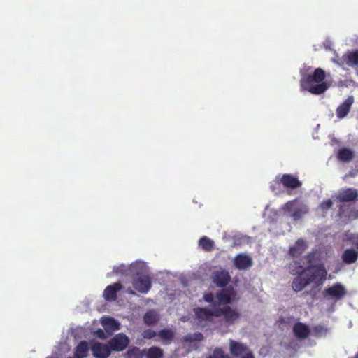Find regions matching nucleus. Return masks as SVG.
<instances>
[{
    "label": "nucleus",
    "mask_w": 358,
    "mask_h": 358,
    "mask_svg": "<svg viewBox=\"0 0 358 358\" xmlns=\"http://www.w3.org/2000/svg\"><path fill=\"white\" fill-rule=\"evenodd\" d=\"M292 275H304L309 283L313 282L316 287H320L327 279V271L323 264H309L303 268L300 262L294 261L290 264Z\"/></svg>",
    "instance_id": "f257e3e1"
},
{
    "label": "nucleus",
    "mask_w": 358,
    "mask_h": 358,
    "mask_svg": "<svg viewBox=\"0 0 358 358\" xmlns=\"http://www.w3.org/2000/svg\"><path fill=\"white\" fill-rule=\"evenodd\" d=\"M325 71L321 68L315 69L313 74L303 75L300 80V87L302 91H307L313 94H321L328 88Z\"/></svg>",
    "instance_id": "f03ea898"
},
{
    "label": "nucleus",
    "mask_w": 358,
    "mask_h": 358,
    "mask_svg": "<svg viewBox=\"0 0 358 358\" xmlns=\"http://www.w3.org/2000/svg\"><path fill=\"white\" fill-rule=\"evenodd\" d=\"M132 285L138 292L146 294L152 287V279L145 273L137 272L132 278Z\"/></svg>",
    "instance_id": "7ed1b4c3"
},
{
    "label": "nucleus",
    "mask_w": 358,
    "mask_h": 358,
    "mask_svg": "<svg viewBox=\"0 0 358 358\" xmlns=\"http://www.w3.org/2000/svg\"><path fill=\"white\" fill-rule=\"evenodd\" d=\"M215 313L216 317L223 316L224 322L227 326L234 324L241 317L239 311L229 306L215 308Z\"/></svg>",
    "instance_id": "20e7f679"
},
{
    "label": "nucleus",
    "mask_w": 358,
    "mask_h": 358,
    "mask_svg": "<svg viewBox=\"0 0 358 358\" xmlns=\"http://www.w3.org/2000/svg\"><path fill=\"white\" fill-rule=\"evenodd\" d=\"M347 294L345 287L341 283H336L331 287L325 289L323 296L327 299L338 301L343 299Z\"/></svg>",
    "instance_id": "39448f33"
},
{
    "label": "nucleus",
    "mask_w": 358,
    "mask_h": 358,
    "mask_svg": "<svg viewBox=\"0 0 358 358\" xmlns=\"http://www.w3.org/2000/svg\"><path fill=\"white\" fill-rule=\"evenodd\" d=\"M276 182L282 184L285 188L290 189H296L302 185L301 182L296 176L288 173L283 174L281 178L276 177Z\"/></svg>",
    "instance_id": "423d86ee"
},
{
    "label": "nucleus",
    "mask_w": 358,
    "mask_h": 358,
    "mask_svg": "<svg viewBox=\"0 0 358 358\" xmlns=\"http://www.w3.org/2000/svg\"><path fill=\"white\" fill-rule=\"evenodd\" d=\"M333 198L340 203L354 201L358 198V191L352 187L345 188L339 191Z\"/></svg>",
    "instance_id": "0eeeda50"
},
{
    "label": "nucleus",
    "mask_w": 358,
    "mask_h": 358,
    "mask_svg": "<svg viewBox=\"0 0 358 358\" xmlns=\"http://www.w3.org/2000/svg\"><path fill=\"white\" fill-rule=\"evenodd\" d=\"M129 343V338L125 334H117L109 341L108 345L111 350L120 352L124 350Z\"/></svg>",
    "instance_id": "6e6552de"
},
{
    "label": "nucleus",
    "mask_w": 358,
    "mask_h": 358,
    "mask_svg": "<svg viewBox=\"0 0 358 358\" xmlns=\"http://www.w3.org/2000/svg\"><path fill=\"white\" fill-rule=\"evenodd\" d=\"M236 292L232 287L222 289L216 293V298L219 304L229 306L231 303L236 296Z\"/></svg>",
    "instance_id": "1a4fd4ad"
},
{
    "label": "nucleus",
    "mask_w": 358,
    "mask_h": 358,
    "mask_svg": "<svg viewBox=\"0 0 358 358\" xmlns=\"http://www.w3.org/2000/svg\"><path fill=\"white\" fill-rule=\"evenodd\" d=\"M212 280L218 287H226L231 280L229 273L224 269L220 268L212 273Z\"/></svg>",
    "instance_id": "9d476101"
},
{
    "label": "nucleus",
    "mask_w": 358,
    "mask_h": 358,
    "mask_svg": "<svg viewBox=\"0 0 358 358\" xmlns=\"http://www.w3.org/2000/svg\"><path fill=\"white\" fill-rule=\"evenodd\" d=\"M195 317L200 323L203 322H213V317H215V309L208 310L206 308L196 307L193 309Z\"/></svg>",
    "instance_id": "9b49d317"
},
{
    "label": "nucleus",
    "mask_w": 358,
    "mask_h": 358,
    "mask_svg": "<svg viewBox=\"0 0 358 358\" xmlns=\"http://www.w3.org/2000/svg\"><path fill=\"white\" fill-rule=\"evenodd\" d=\"M93 355L96 358H107L111 353L109 345L95 342L91 346Z\"/></svg>",
    "instance_id": "f8f14e48"
},
{
    "label": "nucleus",
    "mask_w": 358,
    "mask_h": 358,
    "mask_svg": "<svg viewBox=\"0 0 358 358\" xmlns=\"http://www.w3.org/2000/svg\"><path fill=\"white\" fill-rule=\"evenodd\" d=\"M233 263L237 269L246 270L252 266V259L250 256L241 253L234 258Z\"/></svg>",
    "instance_id": "ddd939ff"
},
{
    "label": "nucleus",
    "mask_w": 358,
    "mask_h": 358,
    "mask_svg": "<svg viewBox=\"0 0 358 358\" xmlns=\"http://www.w3.org/2000/svg\"><path fill=\"white\" fill-rule=\"evenodd\" d=\"M310 327L302 322H296L293 326V333L294 336L299 340H304L310 335Z\"/></svg>",
    "instance_id": "4468645a"
},
{
    "label": "nucleus",
    "mask_w": 358,
    "mask_h": 358,
    "mask_svg": "<svg viewBox=\"0 0 358 358\" xmlns=\"http://www.w3.org/2000/svg\"><path fill=\"white\" fill-rule=\"evenodd\" d=\"M229 350L231 354L236 357L243 356L247 352L250 351L246 344L237 342L233 340L230 341Z\"/></svg>",
    "instance_id": "2eb2a0df"
},
{
    "label": "nucleus",
    "mask_w": 358,
    "mask_h": 358,
    "mask_svg": "<svg viewBox=\"0 0 358 358\" xmlns=\"http://www.w3.org/2000/svg\"><path fill=\"white\" fill-rule=\"evenodd\" d=\"M354 103L353 96L348 97L343 103L338 106L336 113L338 119H343L348 114L350 110L351 106Z\"/></svg>",
    "instance_id": "dca6fc26"
},
{
    "label": "nucleus",
    "mask_w": 358,
    "mask_h": 358,
    "mask_svg": "<svg viewBox=\"0 0 358 358\" xmlns=\"http://www.w3.org/2000/svg\"><path fill=\"white\" fill-rule=\"evenodd\" d=\"M122 288V286L120 282L108 285L104 289L103 296L107 301H115L117 299V292Z\"/></svg>",
    "instance_id": "f3484780"
},
{
    "label": "nucleus",
    "mask_w": 358,
    "mask_h": 358,
    "mask_svg": "<svg viewBox=\"0 0 358 358\" xmlns=\"http://www.w3.org/2000/svg\"><path fill=\"white\" fill-rule=\"evenodd\" d=\"M307 248L306 243L303 239H299L295 244L290 247L289 254L292 257H297L301 255Z\"/></svg>",
    "instance_id": "a211bd4d"
},
{
    "label": "nucleus",
    "mask_w": 358,
    "mask_h": 358,
    "mask_svg": "<svg viewBox=\"0 0 358 358\" xmlns=\"http://www.w3.org/2000/svg\"><path fill=\"white\" fill-rule=\"evenodd\" d=\"M90 346L86 341H80L76 347L73 358H86L88 356Z\"/></svg>",
    "instance_id": "6ab92c4d"
},
{
    "label": "nucleus",
    "mask_w": 358,
    "mask_h": 358,
    "mask_svg": "<svg viewBox=\"0 0 358 358\" xmlns=\"http://www.w3.org/2000/svg\"><path fill=\"white\" fill-rule=\"evenodd\" d=\"M341 259L345 264H354L358 259V251L352 248L346 249L343 252Z\"/></svg>",
    "instance_id": "aec40b11"
},
{
    "label": "nucleus",
    "mask_w": 358,
    "mask_h": 358,
    "mask_svg": "<svg viewBox=\"0 0 358 358\" xmlns=\"http://www.w3.org/2000/svg\"><path fill=\"white\" fill-rule=\"evenodd\" d=\"M341 59L349 66H358V50L346 52L342 56Z\"/></svg>",
    "instance_id": "412c9836"
},
{
    "label": "nucleus",
    "mask_w": 358,
    "mask_h": 358,
    "mask_svg": "<svg viewBox=\"0 0 358 358\" xmlns=\"http://www.w3.org/2000/svg\"><path fill=\"white\" fill-rule=\"evenodd\" d=\"M309 284V282L304 275H298V276L294 278L292 287L294 291L298 292L303 290Z\"/></svg>",
    "instance_id": "4be33fe9"
},
{
    "label": "nucleus",
    "mask_w": 358,
    "mask_h": 358,
    "mask_svg": "<svg viewBox=\"0 0 358 358\" xmlns=\"http://www.w3.org/2000/svg\"><path fill=\"white\" fill-rule=\"evenodd\" d=\"M157 335L164 344L169 345L174 339L175 334L171 329H164L160 330Z\"/></svg>",
    "instance_id": "5701e85b"
},
{
    "label": "nucleus",
    "mask_w": 358,
    "mask_h": 358,
    "mask_svg": "<svg viewBox=\"0 0 358 358\" xmlns=\"http://www.w3.org/2000/svg\"><path fill=\"white\" fill-rule=\"evenodd\" d=\"M159 320V315L152 310L145 313L143 317V321L147 326H153Z\"/></svg>",
    "instance_id": "b1692460"
},
{
    "label": "nucleus",
    "mask_w": 358,
    "mask_h": 358,
    "mask_svg": "<svg viewBox=\"0 0 358 358\" xmlns=\"http://www.w3.org/2000/svg\"><path fill=\"white\" fill-rule=\"evenodd\" d=\"M145 356L147 358H162L164 355L163 350L157 346H152L150 348H145Z\"/></svg>",
    "instance_id": "393cba45"
},
{
    "label": "nucleus",
    "mask_w": 358,
    "mask_h": 358,
    "mask_svg": "<svg viewBox=\"0 0 358 358\" xmlns=\"http://www.w3.org/2000/svg\"><path fill=\"white\" fill-rule=\"evenodd\" d=\"M101 324L106 330H118L120 329L119 322L113 317L103 318Z\"/></svg>",
    "instance_id": "a878e982"
},
{
    "label": "nucleus",
    "mask_w": 358,
    "mask_h": 358,
    "mask_svg": "<svg viewBox=\"0 0 358 358\" xmlns=\"http://www.w3.org/2000/svg\"><path fill=\"white\" fill-rule=\"evenodd\" d=\"M145 356V350L138 347L130 348L125 353L126 358H143Z\"/></svg>",
    "instance_id": "bb28decb"
},
{
    "label": "nucleus",
    "mask_w": 358,
    "mask_h": 358,
    "mask_svg": "<svg viewBox=\"0 0 358 358\" xmlns=\"http://www.w3.org/2000/svg\"><path fill=\"white\" fill-rule=\"evenodd\" d=\"M310 334H312L315 338H321L327 335L328 332V329L322 324H317L310 329Z\"/></svg>",
    "instance_id": "cd10ccee"
},
{
    "label": "nucleus",
    "mask_w": 358,
    "mask_h": 358,
    "mask_svg": "<svg viewBox=\"0 0 358 358\" xmlns=\"http://www.w3.org/2000/svg\"><path fill=\"white\" fill-rule=\"evenodd\" d=\"M199 245L206 252H210L213 249L214 241L207 236H203L199 239Z\"/></svg>",
    "instance_id": "c85d7f7f"
},
{
    "label": "nucleus",
    "mask_w": 358,
    "mask_h": 358,
    "mask_svg": "<svg viewBox=\"0 0 358 358\" xmlns=\"http://www.w3.org/2000/svg\"><path fill=\"white\" fill-rule=\"evenodd\" d=\"M338 158L343 162H349L353 158V152L348 148H341L338 151Z\"/></svg>",
    "instance_id": "c756f323"
},
{
    "label": "nucleus",
    "mask_w": 358,
    "mask_h": 358,
    "mask_svg": "<svg viewBox=\"0 0 358 358\" xmlns=\"http://www.w3.org/2000/svg\"><path fill=\"white\" fill-rule=\"evenodd\" d=\"M332 206H333V201L331 199H329L322 201L320 203L319 208L324 214H326L328 212V210L330 208H331Z\"/></svg>",
    "instance_id": "7c9ffc66"
},
{
    "label": "nucleus",
    "mask_w": 358,
    "mask_h": 358,
    "mask_svg": "<svg viewBox=\"0 0 358 358\" xmlns=\"http://www.w3.org/2000/svg\"><path fill=\"white\" fill-rule=\"evenodd\" d=\"M346 240L358 250V233H349L346 234Z\"/></svg>",
    "instance_id": "2f4dec72"
},
{
    "label": "nucleus",
    "mask_w": 358,
    "mask_h": 358,
    "mask_svg": "<svg viewBox=\"0 0 358 358\" xmlns=\"http://www.w3.org/2000/svg\"><path fill=\"white\" fill-rule=\"evenodd\" d=\"M113 272L115 274L127 275V268L124 265L122 264L117 266H114Z\"/></svg>",
    "instance_id": "473e14b6"
},
{
    "label": "nucleus",
    "mask_w": 358,
    "mask_h": 358,
    "mask_svg": "<svg viewBox=\"0 0 358 358\" xmlns=\"http://www.w3.org/2000/svg\"><path fill=\"white\" fill-rule=\"evenodd\" d=\"M157 334L152 329H145L142 333V336L145 339H151L156 336Z\"/></svg>",
    "instance_id": "72a5a7b5"
},
{
    "label": "nucleus",
    "mask_w": 358,
    "mask_h": 358,
    "mask_svg": "<svg viewBox=\"0 0 358 358\" xmlns=\"http://www.w3.org/2000/svg\"><path fill=\"white\" fill-rule=\"evenodd\" d=\"M213 357L215 358H231L229 355L224 353L223 350L220 348H216L213 351Z\"/></svg>",
    "instance_id": "f704fd0d"
},
{
    "label": "nucleus",
    "mask_w": 358,
    "mask_h": 358,
    "mask_svg": "<svg viewBox=\"0 0 358 358\" xmlns=\"http://www.w3.org/2000/svg\"><path fill=\"white\" fill-rule=\"evenodd\" d=\"M203 300L207 302V303H213V304H215V301L214 300V294L211 292H208V293H206L203 295Z\"/></svg>",
    "instance_id": "c9c22d12"
},
{
    "label": "nucleus",
    "mask_w": 358,
    "mask_h": 358,
    "mask_svg": "<svg viewBox=\"0 0 358 358\" xmlns=\"http://www.w3.org/2000/svg\"><path fill=\"white\" fill-rule=\"evenodd\" d=\"M348 208V206L345 204H340L338 206V217L339 218H343V217H346L344 214Z\"/></svg>",
    "instance_id": "e433bc0d"
},
{
    "label": "nucleus",
    "mask_w": 358,
    "mask_h": 358,
    "mask_svg": "<svg viewBox=\"0 0 358 358\" xmlns=\"http://www.w3.org/2000/svg\"><path fill=\"white\" fill-rule=\"evenodd\" d=\"M347 217L348 219H352V220L358 219V210H356V209L351 210Z\"/></svg>",
    "instance_id": "4c0bfd02"
},
{
    "label": "nucleus",
    "mask_w": 358,
    "mask_h": 358,
    "mask_svg": "<svg viewBox=\"0 0 358 358\" xmlns=\"http://www.w3.org/2000/svg\"><path fill=\"white\" fill-rule=\"evenodd\" d=\"M96 336L101 339H105L106 338V335L105 332L102 329H98L95 331Z\"/></svg>",
    "instance_id": "58836bf2"
},
{
    "label": "nucleus",
    "mask_w": 358,
    "mask_h": 358,
    "mask_svg": "<svg viewBox=\"0 0 358 358\" xmlns=\"http://www.w3.org/2000/svg\"><path fill=\"white\" fill-rule=\"evenodd\" d=\"M294 202H295V201H289L287 203H286L284 206V210L290 211L292 210V208H293Z\"/></svg>",
    "instance_id": "ea45409f"
},
{
    "label": "nucleus",
    "mask_w": 358,
    "mask_h": 358,
    "mask_svg": "<svg viewBox=\"0 0 358 358\" xmlns=\"http://www.w3.org/2000/svg\"><path fill=\"white\" fill-rule=\"evenodd\" d=\"M279 184H278L276 182H275V184H273V185H271L270 186V188L271 189V191L273 192H274L275 194H278V188L277 187V185H278Z\"/></svg>",
    "instance_id": "a19ab883"
},
{
    "label": "nucleus",
    "mask_w": 358,
    "mask_h": 358,
    "mask_svg": "<svg viewBox=\"0 0 358 358\" xmlns=\"http://www.w3.org/2000/svg\"><path fill=\"white\" fill-rule=\"evenodd\" d=\"M241 358H255L254 355L252 351L247 352L245 355H243Z\"/></svg>",
    "instance_id": "79ce46f5"
},
{
    "label": "nucleus",
    "mask_w": 358,
    "mask_h": 358,
    "mask_svg": "<svg viewBox=\"0 0 358 358\" xmlns=\"http://www.w3.org/2000/svg\"><path fill=\"white\" fill-rule=\"evenodd\" d=\"M126 292H127V293H128L129 294H131V295L136 294L135 292L131 287H128L127 289Z\"/></svg>",
    "instance_id": "37998d69"
},
{
    "label": "nucleus",
    "mask_w": 358,
    "mask_h": 358,
    "mask_svg": "<svg viewBox=\"0 0 358 358\" xmlns=\"http://www.w3.org/2000/svg\"><path fill=\"white\" fill-rule=\"evenodd\" d=\"M293 217L294 218H297L299 217V214H298V211H295L294 213H293Z\"/></svg>",
    "instance_id": "c03bdc74"
},
{
    "label": "nucleus",
    "mask_w": 358,
    "mask_h": 358,
    "mask_svg": "<svg viewBox=\"0 0 358 358\" xmlns=\"http://www.w3.org/2000/svg\"><path fill=\"white\" fill-rule=\"evenodd\" d=\"M208 358H215V357H213V354H212L210 356H209Z\"/></svg>",
    "instance_id": "a18cd8bd"
},
{
    "label": "nucleus",
    "mask_w": 358,
    "mask_h": 358,
    "mask_svg": "<svg viewBox=\"0 0 358 358\" xmlns=\"http://www.w3.org/2000/svg\"><path fill=\"white\" fill-rule=\"evenodd\" d=\"M69 358H73V357H69Z\"/></svg>",
    "instance_id": "49530a36"
}]
</instances>
